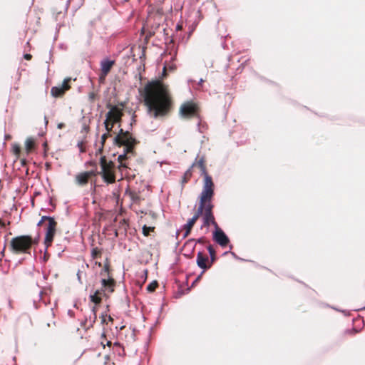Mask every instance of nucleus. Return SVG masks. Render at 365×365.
I'll list each match as a JSON object with an SVG mask.
<instances>
[{
    "label": "nucleus",
    "instance_id": "1",
    "mask_svg": "<svg viewBox=\"0 0 365 365\" xmlns=\"http://www.w3.org/2000/svg\"><path fill=\"white\" fill-rule=\"evenodd\" d=\"M146 107L148 115L154 119H161L170 115L173 109V100L168 85L161 80L148 82L139 90Z\"/></svg>",
    "mask_w": 365,
    "mask_h": 365
},
{
    "label": "nucleus",
    "instance_id": "2",
    "mask_svg": "<svg viewBox=\"0 0 365 365\" xmlns=\"http://www.w3.org/2000/svg\"><path fill=\"white\" fill-rule=\"evenodd\" d=\"M213 197L200 195L199 206L193 217L184 225V237H187L200 217H202V227H208L211 225H216L215 218L213 214L214 205L212 202Z\"/></svg>",
    "mask_w": 365,
    "mask_h": 365
},
{
    "label": "nucleus",
    "instance_id": "3",
    "mask_svg": "<svg viewBox=\"0 0 365 365\" xmlns=\"http://www.w3.org/2000/svg\"><path fill=\"white\" fill-rule=\"evenodd\" d=\"M113 143L118 147H125L124 153L118 157L119 162L118 169L122 171L123 168H128L125 160L130 158V155H135V147L138 143V141L133 137L129 131H125L123 128H120L118 134L115 136Z\"/></svg>",
    "mask_w": 365,
    "mask_h": 365
},
{
    "label": "nucleus",
    "instance_id": "4",
    "mask_svg": "<svg viewBox=\"0 0 365 365\" xmlns=\"http://www.w3.org/2000/svg\"><path fill=\"white\" fill-rule=\"evenodd\" d=\"M190 168L192 170L194 168L199 169L200 175L204 177L202 190L200 195L213 197L215 195V185L212 177L207 171L205 156H197Z\"/></svg>",
    "mask_w": 365,
    "mask_h": 365
},
{
    "label": "nucleus",
    "instance_id": "5",
    "mask_svg": "<svg viewBox=\"0 0 365 365\" xmlns=\"http://www.w3.org/2000/svg\"><path fill=\"white\" fill-rule=\"evenodd\" d=\"M38 243V238H33L30 235H19L10 241L9 250L16 255L30 254L33 246Z\"/></svg>",
    "mask_w": 365,
    "mask_h": 365
},
{
    "label": "nucleus",
    "instance_id": "6",
    "mask_svg": "<svg viewBox=\"0 0 365 365\" xmlns=\"http://www.w3.org/2000/svg\"><path fill=\"white\" fill-rule=\"evenodd\" d=\"M100 166L101 171L99 175L102 177L103 181L108 184H112L115 182V165L112 160H108L105 155L100 158Z\"/></svg>",
    "mask_w": 365,
    "mask_h": 365
},
{
    "label": "nucleus",
    "instance_id": "7",
    "mask_svg": "<svg viewBox=\"0 0 365 365\" xmlns=\"http://www.w3.org/2000/svg\"><path fill=\"white\" fill-rule=\"evenodd\" d=\"M200 107L192 101H185L181 104L179 108L180 115L186 119L198 118L200 116Z\"/></svg>",
    "mask_w": 365,
    "mask_h": 365
},
{
    "label": "nucleus",
    "instance_id": "8",
    "mask_svg": "<svg viewBox=\"0 0 365 365\" xmlns=\"http://www.w3.org/2000/svg\"><path fill=\"white\" fill-rule=\"evenodd\" d=\"M48 219L49 222H48L46 225V235L44 239V244L46 248L52 245L57 228V222L55 220V219L53 217Z\"/></svg>",
    "mask_w": 365,
    "mask_h": 365
},
{
    "label": "nucleus",
    "instance_id": "9",
    "mask_svg": "<svg viewBox=\"0 0 365 365\" xmlns=\"http://www.w3.org/2000/svg\"><path fill=\"white\" fill-rule=\"evenodd\" d=\"M215 231L213 233V239L222 247H226L229 243L230 240L225 233L219 227L217 223L216 225H212Z\"/></svg>",
    "mask_w": 365,
    "mask_h": 365
},
{
    "label": "nucleus",
    "instance_id": "10",
    "mask_svg": "<svg viewBox=\"0 0 365 365\" xmlns=\"http://www.w3.org/2000/svg\"><path fill=\"white\" fill-rule=\"evenodd\" d=\"M123 110L116 106H112L106 114V120L113 123H120L123 116Z\"/></svg>",
    "mask_w": 365,
    "mask_h": 365
},
{
    "label": "nucleus",
    "instance_id": "11",
    "mask_svg": "<svg viewBox=\"0 0 365 365\" xmlns=\"http://www.w3.org/2000/svg\"><path fill=\"white\" fill-rule=\"evenodd\" d=\"M208 257L204 255L201 252L197 255V264L202 269H207L210 268V265H207Z\"/></svg>",
    "mask_w": 365,
    "mask_h": 365
},
{
    "label": "nucleus",
    "instance_id": "12",
    "mask_svg": "<svg viewBox=\"0 0 365 365\" xmlns=\"http://www.w3.org/2000/svg\"><path fill=\"white\" fill-rule=\"evenodd\" d=\"M115 64V61L106 59L101 62V71L103 74H108Z\"/></svg>",
    "mask_w": 365,
    "mask_h": 365
},
{
    "label": "nucleus",
    "instance_id": "13",
    "mask_svg": "<svg viewBox=\"0 0 365 365\" xmlns=\"http://www.w3.org/2000/svg\"><path fill=\"white\" fill-rule=\"evenodd\" d=\"M101 283L103 287L105 289L108 290L110 292H113L114 291L115 282L113 278H110L108 279H103Z\"/></svg>",
    "mask_w": 365,
    "mask_h": 365
},
{
    "label": "nucleus",
    "instance_id": "14",
    "mask_svg": "<svg viewBox=\"0 0 365 365\" xmlns=\"http://www.w3.org/2000/svg\"><path fill=\"white\" fill-rule=\"evenodd\" d=\"M75 179L76 183L81 186L86 185V184H88L89 181L88 173H86L85 172L76 175Z\"/></svg>",
    "mask_w": 365,
    "mask_h": 365
},
{
    "label": "nucleus",
    "instance_id": "15",
    "mask_svg": "<svg viewBox=\"0 0 365 365\" xmlns=\"http://www.w3.org/2000/svg\"><path fill=\"white\" fill-rule=\"evenodd\" d=\"M104 293V290H96L93 294L91 295V301L96 304H99L102 301V295Z\"/></svg>",
    "mask_w": 365,
    "mask_h": 365
},
{
    "label": "nucleus",
    "instance_id": "16",
    "mask_svg": "<svg viewBox=\"0 0 365 365\" xmlns=\"http://www.w3.org/2000/svg\"><path fill=\"white\" fill-rule=\"evenodd\" d=\"M128 227V222L125 219H123L119 222L118 229L116 230L115 232V236L118 237L119 232H123L124 234H125L127 232Z\"/></svg>",
    "mask_w": 365,
    "mask_h": 365
},
{
    "label": "nucleus",
    "instance_id": "17",
    "mask_svg": "<svg viewBox=\"0 0 365 365\" xmlns=\"http://www.w3.org/2000/svg\"><path fill=\"white\" fill-rule=\"evenodd\" d=\"M35 140L33 138H28L25 142L26 153L29 154L35 148Z\"/></svg>",
    "mask_w": 365,
    "mask_h": 365
},
{
    "label": "nucleus",
    "instance_id": "18",
    "mask_svg": "<svg viewBox=\"0 0 365 365\" xmlns=\"http://www.w3.org/2000/svg\"><path fill=\"white\" fill-rule=\"evenodd\" d=\"M66 91L61 86H54L51 88V93L54 97H61L64 95Z\"/></svg>",
    "mask_w": 365,
    "mask_h": 365
},
{
    "label": "nucleus",
    "instance_id": "19",
    "mask_svg": "<svg viewBox=\"0 0 365 365\" xmlns=\"http://www.w3.org/2000/svg\"><path fill=\"white\" fill-rule=\"evenodd\" d=\"M110 136H111V134H110V133H108V132H106V133L103 134V135L101 136V146L96 151V155L102 154L106 140L108 138H109Z\"/></svg>",
    "mask_w": 365,
    "mask_h": 365
},
{
    "label": "nucleus",
    "instance_id": "20",
    "mask_svg": "<svg viewBox=\"0 0 365 365\" xmlns=\"http://www.w3.org/2000/svg\"><path fill=\"white\" fill-rule=\"evenodd\" d=\"M192 175V170L190 168L184 174L182 179V184H186L191 178Z\"/></svg>",
    "mask_w": 365,
    "mask_h": 365
},
{
    "label": "nucleus",
    "instance_id": "21",
    "mask_svg": "<svg viewBox=\"0 0 365 365\" xmlns=\"http://www.w3.org/2000/svg\"><path fill=\"white\" fill-rule=\"evenodd\" d=\"M92 312H93V317H90V323H89V325L87 327V329H89L90 327H92L93 326V324L96 322V319H97V314H96V312H97V308L96 307H93V309H92Z\"/></svg>",
    "mask_w": 365,
    "mask_h": 365
},
{
    "label": "nucleus",
    "instance_id": "22",
    "mask_svg": "<svg viewBox=\"0 0 365 365\" xmlns=\"http://www.w3.org/2000/svg\"><path fill=\"white\" fill-rule=\"evenodd\" d=\"M12 152L17 157L19 158L21 153V147L19 144L14 143L12 145Z\"/></svg>",
    "mask_w": 365,
    "mask_h": 365
},
{
    "label": "nucleus",
    "instance_id": "23",
    "mask_svg": "<svg viewBox=\"0 0 365 365\" xmlns=\"http://www.w3.org/2000/svg\"><path fill=\"white\" fill-rule=\"evenodd\" d=\"M207 250H208V252L210 253V255L211 264H212L215 261V259H216L215 250L213 248V247L212 245H210L207 247Z\"/></svg>",
    "mask_w": 365,
    "mask_h": 365
},
{
    "label": "nucleus",
    "instance_id": "24",
    "mask_svg": "<svg viewBox=\"0 0 365 365\" xmlns=\"http://www.w3.org/2000/svg\"><path fill=\"white\" fill-rule=\"evenodd\" d=\"M158 287V283L157 281H153L152 282H150L148 287H147V290L149 292H153L154 291H155L156 288Z\"/></svg>",
    "mask_w": 365,
    "mask_h": 365
},
{
    "label": "nucleus",
    "instance_id": "25",
    "mask_svg": "<svg viewBox=\"0 0 365 365\" xmlns=\"http://www.w3.org/2000/svg\"><path fill=\"white\" fill-rule=\"evenodd\" d=\"M126 193L128 194L129 197L133 202H137L140 199L139 195L134 191L127 190Z\"/></svg>",
    "mask_w": 365,
    "mask_h": 365
},
{
    "label": "nucleus",
    "instance_id": "26",
    "mask_svg": "<svg viewBox=\"0 0 365 365\" xmlns=\"http://www.w3.org/2000/svg\"><path fill=\"white\" fill-rule=\"evenodd\" d=\"M155 227H148L147 225H144L143 227V234L148 237L150 235V232H154Z\"/></svg>",
    "mask_w": 365,
    "mask_h": 365
},
{
    "label": "nucleus",
    "instance_id": "27",
    "mask_svg": "<svg viewBox=\"0 0 365 365\" xmlns=\"http://www.w3.org/2000/svg\"><path fill=\"white\" fill-rule=\"evenodd\" d=\"M101 251L98 247L93 248L91 251V257L93 259H96L98 257H101Z\"/></svg>",
    "mask_w": 365,
    "mask_h": 365
},
{
    "label": "nucleus",
    "instance_id": "28",
    "mask_svg": "<svg viewBox=\"0 0 365 365\" xmlns=\"http://www.w3.org/2000/svg\"><path fill=\"white\" fill-rule=\"evenodd\" d=\"M114 124L115 123H111V121H108V120H106L104 121V125H105V128H106V131L108 133H110L113 130Z\"/></svg>",
    "mask_w": 365,
    "mask_h": 365
},
{
    "label": "nucleus",
    "instance_id": "29",
    "mask_svg": "<svg viewBox=\"0 0 365 365\" xmlns=\"http://www.w3.org/2000/svg\"><path fill=\"white\" fill-rule=\"evenodd\" d=\"M71 81L70 78H67L64 79L62 86H61L66 91H68L71 88V86L69 84Z\"/></svg>",
    "mask_w": 365,
    "mask_h": 365
},
{
    "label": "nucleus",
    "instance_id": "30",
    "mask_svg": "<svg viewBox=\"0 0 365 365\" xmlns=\"http://www.w3.org/2000/svg\"><path fill=\"white\" fill-rule=\"evenodd\" d=\"M101 336H102V338H103V339H104V340H103V341H101V345L103 346V348H105V346H106L105 343H106V345H107V346H111V344H112V343H111V341H108V340H107V339H106V334H105V333H103Z\"/></svg>",
    "mask_w": 365,
    "mask_h": 365
},
{
    "label": "nucleus",
    "instance_id": "31",
    "mask_svg": "<svg viewBox=\"0 0 365 365\" xmlns=\"http://www.w3.org/2000/svg\"><path fill=\"white\" fill-rule=\"evenodd\" d=\"M48 218H53V217H49V216H43V217H41V219L38 222L37 225L38 226H41L46 221H48V222H49V219Z\"/></svg>",
    "mask_w": 365,
    "mask_h": 365
},
{
    "label": "nucleus",
    "instance_id": "32",
    "mask_svg": "<svg viewBox=\"0 0 365 365\" xmlns=\"http://www.w3.org/2000/svg\"><path fill=\"white\" fill-rule=\"evenodd\" d=\"M78 147L81 153L86 152L85 143L83 141H81V142L78 143Z\"/></svg>",
    "mask_w": 365,
    "mask_h": 365
},
{
    "label": "nucleus",
    "instance_id": "33",
    "mask_svg": "<svg viewBox=\"0 0 365 365\" xmlns=\"http://www.w3.org/2000/svg\"><path fill=\"white\" fill-rule=\"evenodd\" d=\"M85 173H88V176L89 179L91 177H94V176H96L97 175H99V173L96 170H90V171H86Z\"/></svg>",
    "mask_w": 365,
    "mask_h": 365
},
{
    "label": "nucleus",
    "instance_id": "34",
    "mask_svg": "<svg viewBox=\"0 0 365 365\" xmlns=\"http://www.w3.org/2000/svg\"><path fill=\"white\" fill-rule=\"evenodd\" d=\"M107 76H108V74H103V72L101 71V74L99 76L100 83H103Z\"/></svg>",
    "mask_w": 365,
    "mask_h": 365
},
{
    "label": "nucleus",
    "instance_id": "35",
    "mask_svg": "<svg viewBox=\"0 0 365 365\" xmlns=\"http://www.w3.org/2000/svg\"><path fill=\"white\" fill-rule=\"evenodd\" d=\"M101 323L102 324H108L107 322V319H108V316L107 314H102L101 317Z\"/></svg>",
    "mask_w": 365,
    "mask_h": 365
},
{
    "label": "nucleus",
    "instance_id": "36",
    "mask_svg": "<svg viewBox=\"0 0 365 365\" xmlns=\"http://www.w3.org/2000/svg\"><path fill=\"white\" fill-rule=\"evenodd\" d=\"M96 94L94 92L89 93L88 97L91 101H93L96 98Z\"/></svg>",
    "mask_w": 365,
    "mask_h": 365
},
{
    "label": "nucleus",
    "instance_id": "37",
    "mask_svg": "<svg viewBox=\"0 0 365 365\" xmlns=\"http://www.w3.org/2000/svg\"><path fill=\"white\" fill-rule=\"evenodd\" d=\"M24 58L26 59V60H31L32 58V55L30 54V53H26L24 56Z\"/></svg>",
    "mask_w": 365,
    "mask_h": 365
},
{
    "label": "nucleus",
    "instance_id": "38",
    "mask_svg": "<svg viewBox=\"0 0 365 365\" xmlns=\"http://www.w3.org/2000/svg\"><path fill=\"white\" fill-rule=\"evenodd\" d=\"M182 29V25L181 24H178L177 26H176V30L177 31H180Z\"/></svg>",
    "mask_w": 365,
    "mask_h": 365
},
{
    "label": "nucleus",
    "instance_id": "39",
    "mask_svg": "<svg viewBox=\"0 0 365 365\" xmlns=\"http://www.w3.org/2000/svg\"><path fill=\"white\" fill-rule=\"evenodd\" d=\"M166 76H167V73H166V67L165 66V67L163 68V78H165Z\"/></svg>",
    "mask_w": 365,
    "mask_h": 365
},
{
    "label": "nucleus",
    "instance_id": "40",
    "mask_svg": "<svg viewBox=\"0 0 365 365\" xmlns=\"http://www.w3.org/2000/svg\"><path fill=\"white\" fill-rule=\"evenodd\" d=\"M107 321L112 322L113 321V319L112 318L111 316L109 315V316H108Z\"/></svg>",
    "mask_w": 365,
    "mask_h": 365
},
{
    "label": "nucleus",
    "instance_id": "41",
    "mask_svg": "<svg viewBox=\"0 0 365 365\" xmlns=\"http://www.w3.org/2000/svg\"><path fill=\"white\" fill-rule=\"evenodd\" d=\"M204 242H205V239L204 238H200V239L198 240V242L199 243H204Z\"/></svg>",
    "mask_w": 365,
    "mask_h": 365
},
{
    "label": "nucleus",
    "instance_id": "42",
    "mask_svg": "<svg viewBox=\"0 0 365 365\" xmlns=\"http://www.w3.org/2000/svg\"><path fill=\"white\" fill-rule=\"evenodd\" d=\"M0 225H1L3 227L5 225L1 218H0Z\"/></svg>",
    "mask_w": 365,
    "mask_h": 365
},
{
    "label": "nucleus",
    "instance_id": "43",
    "mask_svg": "<svg viewBox=\"0 0 365 365\" xmlns=\"http://www.w3.org/2000/svg\"><path fill=\"white\" fill-rule=\"evenodd\" d=\"M105 271L108 272V266H105Z\"/></svg>",
    "mask_w": 365,
    "mask_h": 365
},
{
    "label": "nucleus",
    "instance_id": "44",
    "mask_svg": "<svg viewBox=\"0 0 365 365\" xmlns=\"http://www.w3.org/2000/svg\"><path fill=\"white\" fill-rule=\"evenodd\" d=\"M63 125L62 123H61V124H59V125H58V127L59 128H61L63 127Z\"/></svg>",
    "mask_w": 365,
    "mask_h": 365
},
{
    "label": "nucleus",
    "instance_id": "45",
    "mask_svg": "<svg viewBox=\"0 0 365 365\" xmlns=\"http://www.w3.org/2000/svg\"><path fill=\"white\" fill-rule=\"evenodd\" d=\"M91 165H96V163L91 162Z\"/></svg>",
    "mask_w": 365,
    "mask_h": 365
},
{
    "label": "nucleus",
    "instance_id": "46",
    "mask_svg": "<svg viewBox=\"0 0 365 365\" xmlns=\"http://www.w3.org/2000/svg\"><path fill=\"white\" fill-rule=\"evenodd\" d=\"M118 345H119V344H118V343H115V344H114V346H118Z\"/></svg>",
    "mask_w": 365,
    "mask_h": 365
},
{
    "label": "nucleus",
    "instance_id": "47",
    "mask_svg": "<svg viewBox=\"0 0 365 365\" xmlns=\"http://www.w3.org/2000/svg\"><path fill=\"white\" fill-rule=\"evenodd\" d=\"M201 277V275L198 276L196 280H198Z\"/></svg>",
    "mask_w": 365,
    "mask_h": 365
}]
</instances>
